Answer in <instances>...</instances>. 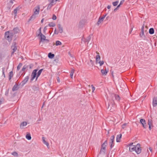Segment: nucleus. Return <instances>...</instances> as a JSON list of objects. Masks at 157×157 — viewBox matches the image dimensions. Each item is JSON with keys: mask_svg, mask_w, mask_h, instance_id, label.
Returning a JSON list of instances; mask_svg holds the SVG:
<instances>
[{"mask_svg": "<svg viewBox=\"0 0 157 157\" xmlns=\"http://www.w3.org/2000/svg\"><path fill=\"white\" fill-rule=\"evenodd\" d=\"M38 70V68H37V69L33 70L31 75V78L30 80L31 82H32L35 78H36V81L37 80L38 78L41 74L43 69H42L40 70L37 73V71Z\"/></svg>", "mask_w": 157, "mask_h": 157, "instance_id": "f257e3e1", "label": "nucleus"}, {"mask_svg": "<svg viewBox=\"0 0 157 157\" xmlns=\"http://www.w3.org/2000/svg\"><path fill=\"white\" fill-rule=\"evenodd\" d=\"M107 145V140H106L101 145V148L98 156L99 154L105 155L106 154V147Z\"/></svg>", "mask_w": 157, "mask_h": 157, "instance_id": "f03ea898", "label": "nucleus"}, {"mask_svg": "<svg viewBox=\"0 0 157 157\" xmlns=\"http://www.w3.org/2000/svg\"><path fill=\"white\" fill-rule=\"evenodd\" d=\"M13 33L12 32L7 31L5 33V38L9 42H11L12 40Z\"/></svg>", "mask_w": 157, "mask_h": 157, "instance_id": "7ed1b4c3", "label": "nucleus"}, {"mask_svg": "<svg viewBox=\"0 0 157 157\" xmlns=\"http://www.w3.org/2000/svg\"><path fill=\"white\" fill-rule=\"evenodd\" d=\"M115 136L114 135H113L111 136L110 139V141L109 142V144L110 145V147L111 149H112V148L114 146V140Z\"/></svg>", "mask_w": 157, "mask_h": 157, "instance_id": "20e7f679", "label": "nucleus"}, {"mask_svg": "<svg viewBox=\"0 0 157 157\" xmlns=\"http://www.w3.org/2000/svg\"><path fill=\"white\" fill-rule=\"evenodd\" d=\"M136 149H135V151L137 154H140L141 151V149L140 147V144H138L136 146Z\"/></svg>", "mask_w": 157, "mask_h": 157, "instance_id": "39448f33", "label": "nucleus"}, {"mask_svg": "<svg viewBox=\"0 0 157 157\" xmlns=\"http://www.w3.org/2000/svg\"><path fill=\"white\" fill-rule=\"evenodd\" d=\"M40 6L39 5L37 6L36 7H35L34 9V13L33 14L36 15H38L39 14L40 11Z\"/></svg>", "mask_w": 157, "mask_h": 157, "instance_id": "423d86ee", "label": "nucleus"}, {"mask_svg": "<svg viewBox=\"0 0 157 157\" xmlns=\"http://www.w3.org/2000/svg\"><path fill=\"white\" fill-rule=\"evenodd\" d=\"M107 14H106L105 15H103L102 17H99L98 22L97 23V24L98 25H99L101 22L103 21L104 18L107 15Z\"/></svg>", "mask_w": 157, "mask_h": 157, "instance_id": "0eeeda50", "label": "nucleus"}, {"mask_svg": "<svg viewBox=\"0 0 157 157\" xmlns=\"http://www.w3.org/2000/svg\"><path fill=\"white\" fill-rule=\"evenodd\" d=\"M29 78V76H26L24 79L21 82L20 84H21V86H23L28 81Z\"/></svg>", "mask_w": 157, "mask_h": 157, "instance_id": "6e6552de", "label": "nucleus"}, {"mask_svg": "<svg viewBox=\"0 0 157 157\" xmlns=\"http://www.w3.org/2000/svg\"><path fill=\"white\" fill-rule=\"evenodd\" d=\"M11 48L13 51L15 52L17 50V46L16 45V43L15 42H13L11 46Z\"/></svg>", "mask_w": 157, "mask_h": 157, "instance_id": "1a4fd4ad", "label": "nucleus"}, {"mask_svg": "<svg viewBox=\"0 0 157 157\" xmlns=\"http://www.w3.org/2000/svg\"><path fill=\"white\" fill-rule=\"evenodd\" d=\"M140 122L142 125L143 126L144 128H147V125L145 120L143 119H141L140 120Z\"/></svg>", "mask_w": 157, "mask_h": 157, "instance_id": "9d476101", "label": "nucleus"}, {"mask_svg": "<svg viewBox=\"0 0 157 157\" xmlns=\"http://www.w3.org/2000/svg\"><path fill=\"white\" fill-rule=\"evenodd\" d=\"M110 105L112 106L113 108L114 109L116 107V105L113 100H112L108 104V106L107 109H109V107Z\"/></svg>", "mask_w": 157, "mask_h": 157, "instance_id": "9b49d317", "label": "nucleus"}, {"mask_svg": "<svg viewBox=\"0 0 157 157\" xmlns=\"http://www.w3.org/2000/svg\"><path fill=\"white\" fill-rule=\"evenodd\" d=\"M112 97L113 98H114L117 101L119 102L120 101V97L118 95L115 94H113L112 95Z\"/></svg>", "mask_w": 157, "mask_h": 157, "instance_id": "f8f14e48", "label": "nucleus"}, {"mask_svg": "<svg viewBox=\"0 0 157 157\" xmlns=\"http://www.w3.org/2000/svg\"><path fill=\"white\" fill-rule=\"evenodd\" d=\"M96 53L97 55L96 56V63H97L98 62L100 61L101 57L100 56L99 53L97 51L96 52Z\"/></svg>", "mask_w": 157, "mask_h": 157, "instance_id": "ddd939ff", "label": "nucleus"}, {"mask_svg": "<svg viewBox=\"0 0 157 157\" xmlns=\"http://www.w3.org/2000/svg\"><path fill=\"white\" fill-rule=\"evenodd\" d=\"M152 104L154 107H155L157 105V97H154L153 98Z\"/></svg>", "mask_w": 157, "mask_h": 157, "instance_id": "4468645a", "label": "nucleus"}, {"mask_svg": "<svg viewBox=\"0 0 157 157\" xmlns=\"http://www.w3.org/2000/svg\"><path fill=\"white\" fill-rule=\"evenodd\" d=\"M49 1L50 2V4L48 6H50V7H51L53 5H55L57 2L56 0H49Z\"/></svg>", "mask_w": 157, "mask_h": 157, "instance_id": "2eb2a0df", "label": "nucleus"}, {"mask_svg": "<svg viewBox=\"0 0 157 157\" xmlns=\"http://www.w3.org/2000/svg\"><path fill=\"white\" fill-rule=\"evenodd\" d=\"M39 36H40V41L43 42L45 40L46 36L44 35L42 33L40 34Z\"/></svg>", "mask_w": 157, "mask_h": 157, "instance_id": "dca6fc26", "label": "nucleus"}, {"mask_svg": "<svg viewBox=\"0 0 157 157\" xmlns=\"http://www.w3.org/2000/svg\"><path fill=\"white\" fill-rule=\"evenodd\" d=\"M108 72V70H107L106 69L104 70L102 69L101 70V72L103 75H105Z\"/></svg>", "mask_w": 157, "mask_h": 157, "instance_id": "f3484780", "label": "nucleus"}, {"mask_svg": "<svg viewBox=\"0 0 157 157\" xmlns=\"http://www.w3.org/2000/svg\"><path fill=\"white\" fill-rule=\"evenodd\" d=\"M92 35H89L87 37L86 39H85L84 40L85 43H87L88 44L91 38Z\"/></svg>", "mask_w": 157, "mask_h": 157, "instance_id": "a211bd4d", "label": "nucleus"}, {"mask_svg": "<svg viewBox=\"0 0 157 157\" xmlns=\"http://www.w3.org/2000/svg\"><path fill=\"white\" fill-rule=\"evenodd\" d=\"M18 89L19 87H18V85L16 83L13 87L12 90L13 91H14L17 90Z\"/></svg>", "mask_w": 157, "mask_h": 157, "instance_id": "6ab92c4d", "label": "nucleus"}, {"mask_svg": "<svg viewBox=\"0 0 157 157\" xmlns=\"http://www.w3.org/2000/svg\"><path fill=\"white\" fill-rule=\"evenodd\" d=\"M36 15L33 14L30 17V18L29 19L28 21L29 22L31 20H34L36 17Z\"/></svg>", "mask_w": 157, "mask_h": 157, "instance_id": "aec40b11", "label": "nucleus"}, {"mask_svg": "<svg viewBox=\"0 0 157 157\" xmlns=\"http://www.w3.org/2000/svg\"><path fill=\"white\" fill-rule=\"evenodd\" d=\"M19 10V9L18 7H17L15 9H14L13 10V13H14V18H15L16 17L17 15V11Z\"/></svg>", "mask_w": 157, "mask_h": 157, "instance_id": "412c9836", "label": "nucleus"}, {"mask_svg": "<svg viewBox=\"0 0 157 157\" xmlns=\"http://www.w3.org/2000/svg\"><path fill=\"white\" fill-rule=\"evenodd\" d=\"M59 29V31L60 33H62L63 32V28L61 27V25L60 24H58L57 25Z\"/></svg>", "mask_w": 157, "mask_h": 157, "instance_id": "4be33fe9", "label": "nucleus"}, {"mask_svg": "<svg viewBox=\"0 0 157 157\" xmlns=\"http://www.w3.org/2000/svg\"><path fill=\"white\" fill-rule=\"evenodd\" d=\"M122 135L120 134L119 135H118L117 136V138H116V141L117 142H120V140L121 138Z\"/></svg>", "mask_w": 157, "mask_h": 157, "instance_id": "5701e85b", "label": "nucleus"}, {"mask_svg": "<svg viewBox=\"0 0 157 157\" xmlns=\"http://www.w3.org/2000/svg\"><path fill=\"white\" fill-rule=\"evenodd\" d=\"M135 145L132 146L130 147L129 148V150L130 151H135V149H136V147Z\"/></svg>", "mask_w": 157, "mask_h": 157, "instance_id": "b1692460", "label": "nucleus"}, {"mask_svg": "<svg viewBox=\"0 0 157 157\" xmlns=\"http://www.w3.org/2000/svg\"><path fill=\"white\" fill-rule=\"evenodd\" d=\"M140 36L141 38H143L144 40H145V38H146V36L144 35V32H141L140 33Z\"/></svg>", "mask_w": 157, "mask_h": 157, "instance_id": "393cba45", "label": "nucleus"}, {"mask_svg": "<svg viewBox=\"0 0 157 157\" xmlns=\"http://www.w3.org/2000/svg\"><path fill=\"white\" fill-rule=\"evenodd\" d=\"M42 140L44 144H45L47 147L49 146V144L48 142L45 141V138L44 137H42Z\"/></svg>", "mask_w": 157, "mask_h": 157, "instance_id": "a878e982", "label": "nucleus"}, {"mask_svg": "<svg viewBox=\"0 0 157 157\" xmlns=\"http://www.w3.org/2000/svg\"><path fill=\"white\" fill-rule=\"evenodd\" d=\"M48 56L49 58L52 59L54 57L55 55L51 52H50L48 54Z\"/></svg>", "mask_w": 157, "mask_h": 157, "instance_id": "bb28decb", "label": "nucleus"}, {"mask_svg": "<svg viewBox=\"0 0 157 157\" xmlns=\"http://www.w3.org/2000/svg\"><path fill=\"white\" fill-rule=\"evenodd\" d=\"M19 31V29L18 28H14L13 29V34H16Z\"/></svg>", "mask_w": 157, "mask_h": 157, "instance_id": "cd10ccee", "label": "nucleus"}, {"mask_svg": "<svg viewBox=\"0 0 157 157\" xmlns=\"http://www.w3.org/2000/svg\"><path fill=\"white\" fill-rule=\"evenodd\" d=\"M149 33L150 34H153L154 33V30L153 28H151L149 29Z\"/></svg>", "mask_w": 157, "mask_h": 157, "instance_id": "c85d7f7f", "label": "nucleus"}, {"mask_svg": "<svg viewBox=\"0 0 157 157\" xmlns=\"http://www.w3.org/2000/svg\"><path fill=\"white\" fill-rule=\"evenodd\" d=\"M27 125V122L25 121L23 122L20 124V128H22V127L25 126Z\"/></svg>", "mask_w": 157, "mask_h": 157, "instance_id": "c756f323", "label": "nucleus"}, {"mask_svg": "<svg viewBox=\"0 0 157 157\" xmlns=\"http://www.w3.org/2000/svg\"><path fill=\"white\" fill-rule=\"evenodd\" d=\"M13 76V72L12 71H10L9 73V80H10L12 77Z\"/></svg>", "mask_w": 157, "mask_h": 157, "instance_id": "7c9ffc66", "label": "nucleus"}, {"mask_svg": "<svg viewBox=\"0 0 157 157\" xmlns=\"http://www.w3.org/2000/svg\"><path fill=\"white\" fill-rule=\"evenodd\" d=\"M74 70L73 69H72L70 72V75L71 77V78H72L73 77V75L74 73Z\"/></svg>", "mask_w": 157, "mask_h": 157, "instance_id": "2f4dec72", "label": "nucleus"}, {"mask_svg": "<svg viewBox=\"0 0 157 157\" xmlns=\"http://www.w3.org/2000/svg\"><path fill=\"white\" fill-rule=\"evenodd\" d=\"M26 138L29 140H30L31 139L30 134H27L26 136Z\"/></svg>", "mask_w": 157, "mask_h": 157, "instance_id": "473e14b6", "label": "nucleus"}, {"mask_svg": "<svg viewBox=\"0 0 157 157\" xmlns=\"http://www.w3.org/2000/svg\"><path fill=\"white\" fill-rule=\"evenodd\" d=\"M48 26L49 27H53L56 26L55 24L53 22H50L48 24Z\"/></svg>", "mask_w": 157, "mask_h": 157, "instance_id": "72a5a7b5", "label": "nucleus"}, {"mask_svg": "<svg viewBox=\"0 0 157 157\" xmlns=\"http://www.w3.org/2000/svg\"><path fill=\"white\" fill-rule=\"evenodd\" d=\"M29 67V66L25 65L22 68V69L21 71H24L25 70L28 68Z\"/></svg>", "mask_w": 157, "mask_h": 157, "instance_id": "f704fd0d", "label": "nucleus"}, {"mask_svg": "<svg viewBox=\"0 0 157 157\" xmlns=\"http://www.w3.org/2000/svg\"><path fill=\"white\" fill-rule=\"evenodd\" d=\"M56 46L61 45H62V43L60 41L57 40L56 42Z\"/></svg>", "mask_w": 157, "mask_h": 157, "instance_id": "c9c22d12", "label": "nucleus"}, {"mask_svg": "<svg viewBox=\"0 0 157 157\" xmlns=\"http://www.w3.org/2000/svg\"><path fill=\"white\" fill-rule=\"evenodd\" d=\"M148 124L149 126L152 125V120H148Z\"/></svg>", "mask_w": 157, "mask_h": 157, "instance_id": "e433bc0d", "label": "nucleus"}, {"mask_svg": "<svg viewBox=\"0 0 157 157\" xmlns=\"http://www.w3.org/2000/svg\"><path fill=\"white\" fill-rule=\"evenodd\" d=\"M11 154L15 157H17L18 155V153L16 151L12 152Z\"/></svg>", "mask_w": 157, "mask_h": 157, "instance_id": "4c0bfd02", "label": "nucleus"}, {"mask_svg": "<svg viewBox=\"0 0 157 157\" xmlns=\"http://www.w3.org/2000/svg\"><path fill=\"white\" fill-rule=\"evenodd\" d=\"M118 2H119L118 1H116V2H113L112 4H113V5L114 6H116L117 5Z\"/></svg>", "mask_w": 157, "mask_h": 157, "instance_id": "58836bf2", "label": "nucleus"}, {"mask_svg": "<svg viewBox=\"0 0 157 157\" xmlns=\"http://www.w3.org/2000/svg\"><path fill=\"white\" fill-rule=\"evenodd\" d=\"M22 63H20L18 65L17 68V70H19L20 69V68L22 66Z\"/></svg>", "mask_w": 157, "mask_h": 157, "instance_id": "ea45409f", "label": "nucleus"}, {"mask_svg": "<svg viewBox=\"0 0 157 157\" xmlns=\"http://www.w3.org/2000/svg\"><path fill=\"white\" fill-rule=\"evenodd\" d=\"M98 63H99L100 64V66H101L104 63V61L103 60L102 61H99L98 62Z\"/></svg>", "mask_w": 157, "mask_h": 157, "instance_id": "a19ab883", "label": "nucleus"}, {"mask_svg": "<svg viewBox=\"0 0 157 157\" xmlns=\"http://www.w3.org/2000/svg\"><path fill=\"white\" fill-rule=\"evenodd\" d=\"M5 68L4 67L2 68V75H3L4 77V78H5Z\"/></svg>", "mask_w": 157, "mask_h": 157, "instance_id": "79ce46f5", "label": "nucleus"}, {"mask_svg": "<svg viewBox=\"0 0 157 157\" xmlns=\"http://www.w3.org/2000/svg\"><path fill=\"white\" fill-rule=\"evenodd\" d=\"M47 26H45L44 27V29L43 30V32L44 33V34L45 33L46 31V30L47 29Z\"/></svg>", "mask_w": 157, "mask_h": 157, "instance_id": "37998d69", "label": "nucleus"}, {"mask_svg": "<svg viewBox=\"0 0 157 157\" xmlns=\"http://www.w3.org/2000/svg\"><path fill=\"white\" fill-rule=\"evenodd\" d=\"M9 90L6 91L5 93V95L6 96H8L9 94Z\"/></svg>", "mask_w": 157, "mask_h": 157, "instance_id": "c03bdc74", "label": "nucleus"}, {"mask_svg": "<svg viewBox=\"0 0 157 157\" xmlns=\"http://www.w3.org/2000/svg\"><path fill=\"white\" fill-rule=\"evenodd\" d=\"M144 25L143 24L141 28V32H144Z\"/></svg>", "mask_w": 157, "mask_h": 157, "instance_id": "a18cd8bd", "label": "nucleus"}, {"mask_svg": "<svg viewBox=\"0 0 157 157\" xmlns=\"http://www.w3.org/2000/svg\"><path fill=\"white\" fill-rule=\"evenodd\" d=\"M120 6L119 5H118L117 7L113 11L115 12H116L118 9L120 7Z\"/></svg>", "mask_w": 157, "mask_h": 157, "instance_id": "49530a36", "label": "nucleus"}, {"mask_svg": "<svg viewBox=\"0 0 157 157\" xmlns=\"http://www.w3.org/2000/svg\"><path fill=\"white\" fill-rule=\"evenodd\" d=\"M52 19L53 20H55L56 19V17L55 14H53L52 17Z\"/></svg>", "mask_w": 157, "mask_h": 157, "instance_id": "de8ad7c7", "label": "nucleus"}, {"mask_svg": "<svg viewBox=\"0 0 157 157\" xmlns=\"http://www.w3.org/2000/svg\"><path fill=\"white\" fill-rule=\"evenodd\" d=\"M91 86L92 87V92H94V91L95 90V87L93 85H91Z\"/></svg>", "mask_w": 157, "mask_h": 157, "instance_id": "09e8293b", "label": "nucleus"}, {"mask_svg": "<svg viewBox=\"0 0 157 157\" xmlns=\"http://www.w3.org/2000/svg\"><path fill=\"white\" fill-rule=\"evenodd\" d=\"M39 34H38L37 35L38 36H39V35L41 34H42L41 32V28H40L39 29Z\"/></svg>", "mask_w": 157, "mask_h": 157, "instance_id": "8fccbe9b", "label": "nucleus"}, {"mask_svg": "<svg viewBox=\"0 0 157 157\" xmlns=\"http://www.w3.org/2000/svg\"><path fill=\"white\" fill-rule=\"evenodd\" d=\"M126 123H124L122 125V127L123 129H124L125 128L126 125Z\"/></svg>", "mask_w": 157, "mask_h": 157, "instance_id": "3c124183", "label": "nucleus"}, {"mask_svg": "<svg viewBox=\"0 0 157 157\" xmlns=\"http://www.w3.org/2000/svg\"><path fill=\"white\" fill-rule=\"evenodd\" d=\"M29 68L31 69L33 67L34 65L33 64H31L29 65Z\"/></svg>", "mask_w": 157, "mask_h": 157, "instance_id": "603ef678", "label": "nucleus"}, {"mask_svg": "<svg viewBox=\"0 0 157 157\" xmlns=\"http://www.w3.org/2000/svg\"><path fill=\"white\" fill-rule=\"evenodd\" d=\"M59 33V32L58 31H56V28H55L54 30V34H58Z\"/></svg>", "mask_w": 157, "mask_h": 157, "instance_id": "864d4df0", "label": "nucleus"}, {"mask_svg": "<svg viewBox=\"0 0 157 157\" xmlns=\"http://www.w3.org/2000/svg\"><path fill=\"white\" fill-rule=\"evenodd\" d=\"M124 0H123L121 1L120 2V3L119 5L120 6L121 5H122L123 4L124 2Z\"/></svg>", "mask_w": 157, "mask_h": 157, "instance_id": "5fc2aeb1", "label": "nucleus"}, {"mask_svg": "<svg viewBox=\"0 0 157 157\" xmlns=\"http://www.w3.org/2000/svg\"><path fill=\"white\" fill-rule=\"evenodd\" d=\"M4 99L3 98H1L0 99V105L2 103V101H3Z\"/></svg>", "mask_w": 157, "mask_h": 157, "instance_id": "6e6d98bb", "label": "nucleus"}, {"mask_svg": "<svg viewBox=\"0 0 157 157\" xmlns=\"http://www.w3.org/2000/svg\"><path fill=\"white\" fill-rule=\"evenodd\" d=\"M149 150H150V151L151 152H152V148H151V147H149Z\"/></svg>", "mask_w": 157, "mask_h": 157, "instance_id": "4d7b16f0", "label": "nucleus"}, {"mask_svg": "<svg viewBox=\"0 0 157 157\" xmlns=\"http://www.w3.org/2000/svg\"><path fill=\"white\" fill-rule=\"evenodd\" d=\"M90 62L91 63V64L93 65V64H94V62L92 60H90Z\"/></svg>", "mask_w": 157, "mask_h": 157, "instance_id": "13d9d810", "label": "nucleus"}, {"mask_svg": "<svg viewBox=\"0 0 157 157\" xmlns=\"http://www.w3.org/2000/svg\"><path fill=\"white\" fill-rule=\"evenodd\" d=\"M111 8V6L108 5L107 6V8L108 9H109Z\"/></svg>", "mask_w": 157, "mask_h": 157, "instance_id": "bf43d9fd", "label": "nucleus"}, {"mask_svg": "<svg viewBox=\"0 0 157 157\" xmlns=\"http://www.w3.org/2000/svg\"><path fill=\"white\" fill-rule=\"evenodd\" d=\"M45 40L46 41V42L47 43H48L49 41V40L46 39H45V40Z\"/></svg>", "mask_w": 157, "mask_h": 157, "instance_id": "052dcab7", "label": "nucleus"}, {"mask_svg": "<svg viewBox=\"0 0 157 157\" xmlns=\"http://www.w3.org/2000/svg\"><path fill=\"white\" fill-rule=\"evenodd\" d=\"M57 81H58V82H60V80L59 77H58L57 78Z\"/></svg>", "mask_w": 157, "mask_h": 157, "instance_id": "680f3d73", "label": "nucleus"}, {"mask_svg": "<svg viewBox=\"0 0 157 157\" xmlns=\"http://www.w3.org/2000/svg\"><path fill=\"white\" fill-rule=\"evenodd\" d=\"M13 0H10V2L11 3V4H13Z\"/></svg>", "mask_w": 157, "mask_h": 157, "instance_id": "e2e57ef3", "label": "nucleus"}, {"mask_svg": "<svg viewBox=\"0 0 157 157\" xmlns=\"http://www.w3.org/2000/svg\"><path fill=\"white\" fill-rule=\"evenodd\" d=\"M15 52H13V51L12 52H11V56L13 55L14 53Z\"/></svg>", "mask_w": 157, "mask_h": 157, "instance_id": "0e129e2a", "label": "nucleus"}, {"mask_svg": "<svg viewBox=\"0 0 157 157\" xmlns=\"http://www.w3.org/2000/svg\"><path fill=\"white\" fill-rule=\"evenodd\" d=\"M151 125L149 126V129L150 130H151Z\"/></svg>", "mask_w": 157, "mask_h": 157, "instance_id": "69168bd1", "label": "nucleus"}, {"mask_svg": "<svg viewBox=\"0 0 157 157\" xmlns=\"http://www.w3.org/2000/svg\"><path fill=\"white\" fill-rule=\"evenodd\" d=\"M44 21V19H42V20H41V22L42 23Z\"/></svg>", "mask_w": 157, "mask_h": 157, "instance_id": "338daca9", "label": "nucleus"}, {"mask_svg": "<svg viewBox=\"0 0 157 157\" xmlns=\"http://www.w3.org/2000/svg\"><path fill=\"white\" fill-rule=\"evenodd\" d=\"M133 143H131L129 144L130 146H132L133 144Z\"/></svg>", "mask_w": 157, "mask_h": 157, "instance_id": "774afa93", "label": "nucleus"}]
</instances>
